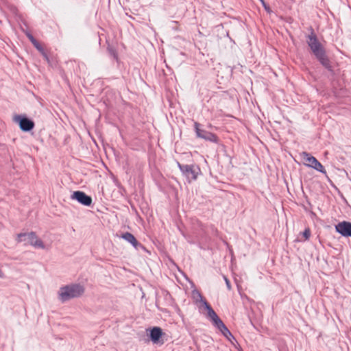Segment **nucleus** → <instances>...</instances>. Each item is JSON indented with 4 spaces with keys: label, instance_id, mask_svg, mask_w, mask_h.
Instances as JSON below:
<instances>
[{
    "label": "nucleus",
    "instance_id": "f257e3e1",
    "mask_svg": "<svg viewBox=\"0 0 351 351\" xmlns=\"http://www.w3.org/2000/svg\"><path fill=\"white\" fill-rule=\"evenodd\" d=\"M307 44L311 52L319 63L328 71H332V67L326 54L325 48L318 40L313 29H311V34L307 36Z\"/></svg>",
    "mask_w": 351,
    "mask_h": 351
},
{
    "label": "nucleus",
    "instance_id": "f03ea898",
    "mask_svg": "<svg viewBox=\"0 0 351 351\" xmlns=\"http://www.w3.org/2000/svg\"><path fill=\"white\" fill-rule=\"evenodd\" d=\"M84 293V288L80 284H71L60 287L58 291V299L65 302L71 299L79 298Z\"/></svg>",
    "mask_w": 351,
    "mask_h": 351
},
{
    "label": "nucleus",
    "instance_id": "7ed1b4c3",
    "mask_svg": "<svg viewBox=\"0 0 351 351\" xmlns=\"http://www.w3.org/2000/svg\"><path fill=\"white\" fill-rule=\"evenodd\" d=\"M178 167L189 182L196 180L198 175L201 173L199 166L195 164L182 165L178 162Z\"/></svg>",
    "mask_w": 351,
    "mask_h": 351
},
{
    "label": "nucleus",
    "instance_id": "20e7f679",
    "mask_svg": "<svg viewBox=\"0 0 351 351\" xmlns=\"http://www.w3.org/2000/svg\"><path fill=\"white\" fill-rule=\"evenodd\" d=\"M16 241L20 243L23 241H27V243L36 247L44 249L45 245L41 239H38L34 232H30L29 233H19L17 234Z\"/></svg>",
    "mask_w": 351,
    "mask_h": 351
},
{
    "label": "nucleus",
    "instance_id": "39448f33",
    "mask_svg": "<svg viewBox=\"0 0 351 351\" xmlns=\"http://www.w3.org/2000/svg\"><path fill=\"white\" fill-rule=\"evenodd\" d=\"M302 159L304 160V164L315 170L326 175V171L324 166L309 153L303 152L300 154Z\"/></svg>",
    "mask_w": 351,
    "mask_h": 351
},
{
    "label": "nucleus",
    "instance_id": "423d86ee",
    "mask_svg": "<svg viewBox=\"0 0 351 351\" xmlns=\"http://www.w3.org/2000/svg\"><path fill=\"white\" fill-rule=\"evenodd\" d=\"M13 120L19 124L20 129L23 132H29L33 130L35 126L34 122L25 115L16 114L14 117Z\"/></svg>",
    "mask_w": 351,
    "mask_h": 351
},
{
    "label": "nucleus",
    "instance_id": "0eeeda50",
    "mask_svg": "<svg viewBox=\"0 0 351 351\" xmlns=\"http://www.w3.org/2000/svg\"><path fill=\"white\" fill-rule=\"evenodd\" d=\"M194 129L196 136L198 138L204 139L205 141L217 143L219 142L218 136L208 131L200 128V124L197 122L194 123Z\"/></svg>",
    "mask_w": 351,
    "mask_h": 351
},
{
    "label": "nucleus",
    "instance_id": "6e6552de",
    "mask_svg": "<svg viewBox=\"0 0 351 351\" xmlns=\"http://www.w3.org/2000/svg\"><path fill=\"white\" fill-rule=\"evenodd\" d=\"M71 198L77 200L79 203L86 206H89L92 204L91 197L86 195L83 191H77L73 192L71 195Z\"/></svg>",
    "mask_w": 351,
    "mask_h": 351
},
{
    "label": "nucleus",
    "instance_id": "1a4fd4ad",
    "mask_svg": "<svg viewBox=\"0 0 351 351\" xmlns=\"http://www.w3.org/2000/svg\"><path fill=\"white\" fill-rule=\"evenodd\" d=\"M336 231L341 236L351 237V222L343 221L335 226Z\"/></svg>",
    "mask_w": 351,
    "mask_h": 351
},
{
    "label": "nucleus",
    "instance_id": "9d476101",
    "mask_svg": "<svg viewBox=\"0 0 351 351\" xmlns=\"http://www.w3.org/2000/svg\"><path fill=\"white\" fill-rule=\"evenodd\" d=\"M213 325L220 330L222 335L227 339H228L230 341H232V339L235 340V338L234 337L232 334L230 332V331L228 330V328L226 327V326L223 324V322L220 318L217 319L215 323H213Z\"/></svg>",
    "mask_w": 351,
    "mask_h": 351
},
{
    "label": "nucleus",
    "instance_id": "9b49d317",
    "mask_svg": "<svg viewBox=\"0 0 351 351\" xmlns=\"http://www.w3.org/2000/svg\"><path fill=\"white\" fill-rule=\"evenodd\" d=\"M213 325L220 330L222 335L227 339H228L230 341H232V339L235 340V338L234 337L232 334L230 332V331L228 330V328L226 327V326L223 324V322L220 318L217 319L215 323H213Z\"/></svg>",
    "mask_w": 351,
    "mask_h": 351
},
{
    "label": "nucleus",
    "instance_id": "f8f14e48",
    "mask_svg": "<svg viewBox=\"0 0 351 351\" xmlns=\"http://www.w3.org/2000/svg\"><path fill=\"white\" fill-rule=\"evenodd\" d=\"M121 238L130 243L134 248L138 249L141 244L136 240L135 237L130 232H126L121 234Z\"/></svg>",
    "mask_w": 351,
    "mask_h": 351
},
{
    "label": "nucleus",
    "instance_id": "ddd939ff",
    "mask_svg": "<svg viewBox=\"0 0 351 351\" xmlns=\"http://www.w3.org/2000/svg\"><path fill=\"white\" fill-rule=\"evenodd\" d=\"M163 335L162 330L159 327H154L150 330L149 337L153 343H158Z\"/></svg>",
    "mask_w": 351,
    "mask_h": 351
},
{
    "label": "nucleus",
    "instance_id": "4468645a",
    "mask_svg": "<svg viewBox=\"0 0 351 351\" xmlns=\"http://www.w3.org/2000/svg\"><path fill=\"white\" fill-rule=\"evenodd\" d=\"M204 306L207 310L208 317L210 318V319L213 322V324L219 319L217 313L215 312V311L207 302H204Z\"/></svg>",
    "mask_w": 351,
    "mask_h": 351
},
{
    "label": "nucleus",
    "instance_id": "2eb2a0df",
    "mask_svg": "<svg viewBox=\"0 0 351 351\" xmlns=\"http://www.w3.org/2000/svg\"><path fill=\"white\" fill-rule=\"evenodd\" d=\"M192 295H193V299H195L196 300V302H200L201 303H202L203 305H204L205 302H207L203 298V296L202 295L200 292L198 291L197 290H193L192 291Z\"/></svg>",
    "mask_w": 351,
    "mask_h": 351
},
{
    "label": "nucleus",
    "instance_id": "dca6fc26",
    "mask_svg": "<svg viewBox=\"0 0 351 351\" xmlns=\"http://www.w3.org/2000/svg\"><path fill=\"white\" fill-rule=\"evenodd\" d=\"M33 45L40 53L45 51L43 47L38 41L34 43Z\"/></svg>",
    "mask_w": 351,
    "mask_h": 351
},
{
    "label": "nucleus",
    "instance_id": "f3484780",
    "mask_svg": "<svg viewBox=\"0 0 351 351\" xmlns=\"http://www.w3.org/2000/svg\"><path fill=\"white\" fill-rule=\"evenodd\" d=\"M302 235L304 237L305 240H308L311 237V230L309 228H306L304 231L302 232Z\"/></svg>",
    "mask_w": 351,
    "mask_h": 351
},
{
    "label": "nucleus",
    "instance_id": "a211bd4d",
    "mask_svg": "<svg viewBox=\"0 0 351 351\" xmlns=\"http://www.w3.org/2000/svg\"><path fill=\"white\" fill-rule=\"evenodd\" d=\"M26 36L28 38V39L29 40V41L32 43V44L33 45L34 43H35L36 41H38L34 36L32 34L30 33H27L26 34Z\"/></svg>",
    "mask_w": 351,
    "mask_h": 351
},
{
    "label": "nucleus",
    "instance_id": "6ab92c4d",
    "mask_svg": "<svg viewBox=\"0 0 351 351\" xmlns=\"http://www.w3.org/2000/svg\"><path fill=\"white\" fill-rule=\"evenodd\" d=\"M223 279L225 280L227 289L228 290H230L231 289V284H230V280H228V278L226 276H223Z\"/></svg>",
    "mask_w": 351,
    "mask_h": 351
},
{
    "label": "nucleus",
    "instance_id": "aec40b11",
    "mask_svg": "<svg viewBox=\"0 0 351 351\" xmlns=\"http://www.w3.org/2000/svg\"><path fill=\"white\" fill-rule=\"evenodd\" d=\"M41 54L47 62L49 61V56L45 51L43 52Z\"/></svg>",
    "mask_w": 351,
    "mask_h": 351
},
{
    "label": "nucleus",
    "instance_id": "412c9836",
    "mask_svg": "<svg viewBox=\"0 0 351 351\" xmlns=\"http://www.w3.org/2000/svg\"><path fill=\"white\" fill-rule=\"evenodd\" d=\"M3 276V272H2L1 269H0V278H2Z\"/></svg>",
    "mask_w": 351,
    "mask_h": 351
},
{
    "label": "nucleus",
    "instance_id": "4be33fe9",
    "mask_svg": "<svg viewBox=\"0 0 351 351\" xmlns=\"http://www.w3.org/2000/svg\"><path fill=\"white\" fill-rule=\"evenodd\" d=\"M262 4L264 7L267 5L265 1H263Z\"/></svg>",
    "mask_w": 351,
    "mask_h": 351
},
{
    "label": "nucleus",
    "instance_id": "5701e85b",
    "mask_svg": "<svg viewBox=\"0 0 351 351\" xmlns=\"http://www.w3.org/2000/svg\"><path fill=\"white\" fill-rule=\"evenodd\" d=\"M264 8H265V9L266 10H267V11H269V8L267 5V6H265V7H264Z\"/></svg>",
    "mask_w": 351,
    "mask_h": 351
},
{
    "label": "nucleus",
    "instance_id": "b1692460",
    "mask_svg": "<svg viewBox=\"0 0 351 351\" xmlns=\"http://www.w3.org/2000/svg\"><path fill=\"white\" fill-rule=\"evenodd\" d=\"M261 3H263V1H265L264 0H260Z\"/></svg>",
    "mask_w": 351,
    "mask_h": 351
}]
</instances>
